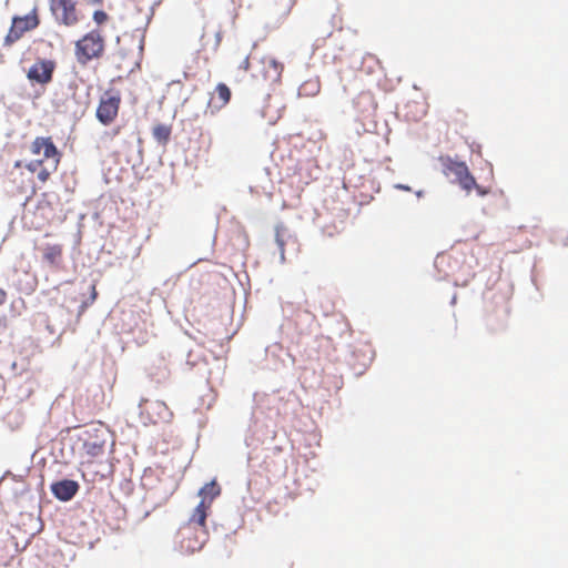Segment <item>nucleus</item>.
Masks as SVG:
<instances>
[{
    "label": "nucleus",
    "mask_w": 568,
    "mask_h": 568,
    "mask_svg": "<svg viewBox=\"0 0 568 568\" xmlns=\"http://www.w3.org/2000/svg\"><path fill=\"white\" fill-rule=\"evenodd\" d=\"M93 20L98 23V24H102L104 23L106 20H108V14L102 11V10H97L94 13H93Z\"/></svg>",
    "instance_id": "19"
},
{
    "label": "nucleus",
    "mask_w": 568,
    "mask_h": 568,
    "mask_svg": "<svg viewBox=\"0 0 568 568\" xmlns=\"http://www.w3.org/2000/svg\"><path fill=\"white\" fill-rule=\"evenodd\" d=\"M7 301V293L4 290L0 288V307L4 305Z\"/></svg>",
    "instance_id": "21"
},
{
    "label": "nucleus",
    "mask_w": 568,
    "mask_h": 568,
    "mask_svg": "<svg viewBox=\"0 0 568 568\" xmlns=\"http://www.w3.org/2000/svg\"><path fill=\"white\" fill-rule=\"evenodd\" d=\"M122 102L121 92L118 89L110 88L100 97L95 111L98 121L103 125L112 124L118 118Z\"/></svg>",
    "instance_id": "6"
},
{
    "label": "nucleus",
    "mask_w": 568,
    "mask_h": 568,
    "mask_svg": "<svg viewBox=\"0 0 568 568\" xmlns=\"http://www.w3.org/2000/svg\"><path fill=\"white\" fill-rule=\"evenodd\" d=\"M172 134V125L158 123L152 129L154 140L162 145H166Z\"/></svg>",
    "instance_id": "17"
},
{
    "label": "nucleus",
    "mask_w": 568,
    "mask_h": 568,
    "mask_svg": "<svg viewBox=\"0 0 568 568\" xmlns=\"http://www.w3.org/2000/svg\"><path fill=\"white\" fill-rule=\"evenodd\" d=\"M144 413L153 424L169 422L172 417V412L162 400L146 402Z\"/></svg>",
    "instance_id": "14"
},
{
    "label": "nucleus",
    "mask_w": 568,
    "mask_h": 568,
    "mask_svg": "<svg viewBox=\"0 0 568 568\" xmlns=\"http://www.w3.org/2000/svg\"><path fill=\"white\" fill-rule=\"evenodd\" d=\"M205 508H207L206 501L199 503L190 519L179 528L176 544L182 554L192 555L205 545L209 538Z\"/></svg>",
    "instance_id": "1"
},
{
    "label": "nucleus",
    "mask_w": 568,
    "mask_h": 568,
    "mask_svg": "<svg viewBox=\"0 0 568 568\" xmlns=\"http://www.w3.org/2000/svg\"><path fill=\"white\" fill-rule=\"evenodd\" d=\"M50 233L43 235V240L34 244V250L39 252L41 263L50 270H60L64 261V246L62 243L49 240Z\"/></svg>",
    "instance_id": "7"
},
{
    "label": "nucleus",
    "mask_w": 568,
    "mask_h": 568,
    "mask_svg": "<svg viewBox=\"0 0 568 568\" xmlns=\"http://www.w3.org/2000/svg\"><path fill=\"white\" fill-rule=\"evenodd\" d=\"M395 187L404 191H410V187L404 184H396Z\"/></svg>",
    "instance_id": "23"
},
{
    "label": "nucleus",
    "mask_w": 568,
    "mask_h": 568,
    "mask_svg": "<svg viewBox=\"0 0 568 568\" xmlns=\"http://www.w3.org/2000/svg\"><path fill=\"white\" fill-rule=\"evenodd\" d=\"M55 62L50 59H37L29 68L27 78L31 83L47 85L52 81Z\"/></svg>",
    "instance_id": "11"
},
{
    "label": "nucleus",
    "mask_w": 568,
    "mask_h": 568,
    "mask_svg": "<svg viewBox=\"0 0 568 568\" xmlns=\"http://www.w3.org/2000/svg\"><path fill=\"white\" fill-rule=\"evenodd\" d=\"M240 69H242L244 71H248V69H250V58L247 55L241 62Z\"/></svg>",
    "instance_id": "20"
},
{
    "label": "nucleus",
    "mask_w": 568,
    "mask_h": 568,
    "mask_svg": "<svg viewBox=\"0 0 568 568\" xmlns=\"http://www.w3.org/2000/svg\"><path fill=\"white\" fill-rule=\"evenodd\" d=\"M88 434V438L83 442V456L87 458L81 462V467L83 471V477L90 481L102 480L104 478L103 474H100L99 470L95 469L94 458L100 457L104 454L105 448V438L100 436L98 430L94 434Z\"/></svg>",
    "instance_id": "4"
},
{
    "label": "nucleus",
    "mask_w": 568,
    "mask_h": 568,
    "mask_svg": "<svg viewBox=\"0 0 568 568\" xmlns=\"http://www.w3.org/2000/svg\"><path fill=\"white\" fill-rule=\"evenodd\" d=\"M97 296H98V292H97L95 284H92L91 285V303H93L95 301Z\"/></svg>",
    "instance_id": "22"
},
{
    "label": "nucleus",
    "mask_w": 568,
    "mask_h": 568,
    "mask_svg": "<svg viewBox=\"0 0 568 568\" xmlns=\"http://www.w3.org/2000/svg\"><path fill=\"white\" fill-rule=\"evenodd\" d=\"M443 173L449 178L454 176V182L457 183L467 194L476 190L478 195L485 196L488 190L477 184L476 179L470 173L467 164L462 161L453 160L449 156L440 158Z\"/></svg>",
    "instance_id": "3"
},
{
    "label": "nucleus",
    "mask_w": 568,
    "mask_h": 568,
    "mask_svg": "<svg viewBox=\"0 0 568 568\" xmlns=\"http://www.w3.org/2000/svg\"><path fill=\"white\" fill-rule=\"evenodd\" d=\"M260 64V74H255V78L261 77L268 84L277 83L281 80L284 70L283 63L272 57H263Z\"/></svg>",
    "instance_id": "13"
},
{
    "label": "nucleus",
    "mask_w": 568,
    "mask_h": 568,
    "mask_svg": "<svg viewBox=\"0 0 568 568\" xmlns=\"http://www.w3.org/2000/svg\"><path fill=\"white\" fill-rule=\"evenodd\" d=\"M104 51L102 34L93 30L75 43V57L80 64L85 65L90 60L100 58Z\"/></svg>",
    "instance_id": "5"
},
{
    "label": "nucleus",
    "mask_w": 568,
    "mask_h": 568,
    "mask_svg": "<svg viewBox=\"0 0 568 568\" xmlns=\"http://www.w3.org/2000/svg\"><path fill=\"white\" fill-rule=\"evenodd\" d=\"M40 24L38 8L34 7L26 16H14L12 18L11 27L4 38V43L8 45L19 41L27 32L37 29Z\"/></svg>",
    "instance_id": "9"
},
{
    "label": "nucleus",
    "mask_w": 568,
    "mask_h": 568,
    "mask_svg": "<svg viewBox=\"0 0 568 568\" xmlns=\"http://www.w3.org/2000/svg\"><path fill=\"white\" fill-rule=\"evenodd\" d=\"M49 8L58 24L73 27L80 21L77 0H49Z\"/></svg>",
    "instance_id": "10"
},
{
    "label": "nucleus",
    "mask_w": 568,
    "mask_h": 568,
    "mask_svg": "<svg viewBox=\"0 0 568 568\" xmlns=\"http://www.w3.org/2000/svg\"><path fill=\"white\" fill-rule=\"evenodd\" d=\"M120 132H121V128H120V126H116L115 129H113V130H112L111 134H112V136H115V135H118Z\"/></svg>",
    "instance_id": "24"
},
{
    "label": "nucleus",
    "mask_w": 568,
    "mask_h": 568,
    "mask_svg": "<svg viewBox=\"0 0 568 568\" xmlns=\"http://www.w3.org/2000/svg\"><path fill=\"white\" fill-rule=\"evenodd\" d=\"M231 97L232 92L230 88L225 83H219L214 91L210 93L209 101L204 109V114L214 116L229 104Z\"/></svg>",
    "instance_id": "12"
},
{
    "label": "nucleus",
    "mask_w": 568,
    "mask_h": 568,
    "mask_svg": "<svg viewBox=\"0 0 568 568\" xmlns=\"http://www.w3.org/2000/svg\"><path fill=\"white\" fill-rule=\"evenodd\" d=\"M79 490V484L71 479H63L52 484L51 491L58 499L62 501H68L73 498V496Z\"/></svg>",
    "instance_id": "15"
},
{
    "label": "nucleus",
    "mask_w": 568,
    "mask_h": 568,
    "mask_svg": "<svg viewBox=\"0 0 568 568\" xmlns=\"http://www.w3.org/2000/svg\"><path fill=\"white\" fill-rule=\"evenodd\" d=\"M221 494V487L217 485L215 480H212L211 483L205 484L199 495L202 497L200 503L206 501L207 508L206 509V517L209 516L210 509L212 507L213 500L220 496Z\"/></svg>",
    "instance_id": "16"
},
{
    "label": "nucleus",
    "mask_w": 568,
    "mask_h": 568,
    "mask_svg": "<svg viewBox=\"0 0 568 568\" xmlns=\"http://www.w3.org/2000/svg\"><path fill=\"white\" fill-rule=\"evenodd\" d=\"M282 231H283L282 226H276V229H275V241H276L280 250L282 251V253H284L285 241L283 239Z\"/></svg>",
    "instance_id": "18"
},
{
    "label": "nucleus",
    "mask_w": 568,
    "mask_h": 568,
    "mask_svg": "<svg viewBox=\"0 0 568 568\" xmlns=\"http://www.w3.org/2000/svg\"><path fill=\"white\" fill-rule=\"evenodd\" d=\"M29 151L34 156L29 161V168L33 169L40 183H47L57 172L62 154L53 143L51 136H37L29 145Z\"/></svg>",
    "instance_id": "2"
},
{
    "label": "nucleus",
    "mask_w": 568,
    "mask_h": 568,
    "mask_svg": "<svg viewBox=\"0 0 568 568\" xmlns=\"http://www.w3.org/2000/svg\"><path fill=\"white\" fill-rule=\"evenodd\" d=\"M36 172L29 168V163L23 164L18 160L7 172V180L18 193H34L36 184L33 176Z\"/></svg>",
    "instance_id": "8"
}]
</instances>
